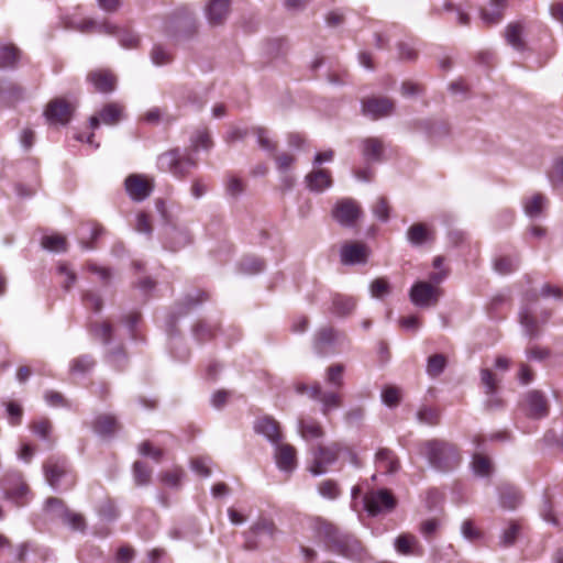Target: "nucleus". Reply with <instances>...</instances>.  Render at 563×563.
<instances>
[{
	"instance_id": "nucleus-1",
	"label": "nucleus",
	"mask_w": 563,
	"mask_h": 563,
	"mask_svg": "<svg viewBox=\"0 0 563 563\" xmlns=\"http://www.w3.org/2000/svg\"><path fill=\"white\" fill-rule=\"evenodd\" d=\"M313 531L327 550L333 553L349 559H357L363 554V545L356 537L341 532L336 526L327 520L316 519Z\"/></svg>"
},
{
	"instance_id": "nucleus-2",
	"label": "nucleus",
	"mask_w": 563,
	"mask_h": 563,
	"mask_svg": "<svg viewBox=\"0 0 563 563\" xmlns=\"http://www.w3.org/2000/svg\"><path fill=\"white\" fill-rule=\"evenodd\" d=\"M42 468L45 481L55 490L68 492L77 484V472L64 455L48 456Z\"/></svg>"
},
{
	"instance_id": "nucleus-3",
	"label": "nucleus",
	"mask_w": 563,
	"mask_h": 563,
	"mask_svg": "<svg viewBox=\"0 0 563 563\" xmlns=\"http://www.w3.org/2000/svg\"><path fill=\"white\" fill-rule=\"evenodd\" d=\"M419 452L426 456L430 465L439 471H450L461 462V455L455 444L432 439L419 444Z\"/></svg>"
},
{
	"instance_id": "nucleus-4",
	"label": "nucleus",
	"mask_w": 563,
	"mask_h": 563,
	"mask_svg": "<svg viewBox=\"0 0 563 563\" xmlns=\"http://www.w3.org/2000/svg\"><path fill=\"white\" fill-rule=\"evenodd\" d=\"M540 297L549 298L552 297L555 300H563V288L550 283H545L538 294L536 290H529L525 294V307L520 312V322L525 327L530 338L539 335L540 327L536 317L532 316L529 305L534 303Z\"/></svg>"
},
{
	"instance_id": "nucleus-5",
	"label": "nucleus",
	"mask_w": 563,
	"mask_h": 563,
	"mask_svg": "<svg viewBox=\"0 0 563 563\" xmlns=\"http://www.w3.org/2000/svg\"><path fill=\"white\" fill-rule=\"evenodd\" d=\"M158 168L175 177L186 178L196 167L197 162L189 155H181L178 148L167 151L158 156Z\"/></svg>"
},
{
	"instance_id": "nucleus-6",
	"label": "nucleus",
	"mask_w": 563,
	"mask_h": 563,
	"mask_svg": "<svg viewBox=\"0 0 563 563\" xmlns=\"http://www.w3.org/2000/svg\"><path fill=\"white\" fill-rule=\"evenodd\" d=\"M4 498L16 507L25 506L31 499V490L21 472H9L1 479Z\"/></svg>"
},
{
	"instance_id": "nucleus-7",
	"label": "nucleus",
	"mask_w": 563,
	"mask_h": 563,
	"mask_svg": "<svg viewBox=\"0 0 563 563\" xmlns=\"http://www.w3.org/2000/svg\"><path fill=\"white\" fill-rule=\"evenodd\" d=\"M364 505L369 515L376 516L383 511H391L397 500L390 490L384 488L368 492L364 496Z\"/></svg>"
},
{
	"instance_id": "nucleus-8",
	"label": "nucleus",
	"mask_w": 563,
	"mask_h": 563,
	"mask_svg": "<svg viewBox=\"0 0 563 563\" xmlns=\"http://www.w3.org/2000/svg\"><path fill=\"white\" fill-rule=\"evenodd\" d=\"M441 296L442 289L428 282L415 283L409 291L411 302L418 307L434 306Z\"/></svg>"
},
{
	"instance_id": "nucleus-9",
	"label": "nucleus",
	"mask_w": 563,
	"mask_h": 563,
	"mask_svg": "<svg viewBox=\"0 0 563 563\" xmlns=\"http://www.w3.org/2000/svg\"><path fill=\"white\" fill-rule=\"evenodd\" d=\"M363 214L360 203L352 198L339 200L333 210V218L344 227H353Z\"/></svg>"
},
{
	"instance_id": "nucleus-10",
	"label": "nucleus",
	"mask_w": 563,
	"mask_h": 563,
	"mask_svg": "<svg viewBox=\"0 0 563 563\" xmlns=\"http://www.w3.org/2000/svg\"><path fill=\"white\" fill-rule=\"evenodd\" d=\"M128 195L134 201L145 200L154 189V179L142 174H131L124 180Z\"/></svg>"
},
{
	"instance_id": "nucleus-11",
	"label": "nucleus",
	"mask_w": 563,
	"mask_h": 563,
	"mask_svg": "<svg viewBox=\"0 0 563 563\" xmlns=\"http://www.w3.org/2000/svg\"><path fill=\"white\" fill-rule=\"evenodd\" d=\"M310 398L319 400L322 404V413L328 416L331 410L342 406V395L339 391H323L319 383H313L302 389Z\"/></svg>"
},
{
	"instance_id": "nucleus-12",
	"label": "nucleus",
	"mask_w": 563,
	"mask_h": 563,
	"mask_svg": "<svg viewBox=\"0 0 563 563\" xmlns=\"http://www.w3.org/2000/svg\"><path fill=\"white\" fill-rule=\"evenodd\" d=\"M523 412L533 419H541L549 413V401L539 390L528 391L520 404Z\"/></svg>"
},
{
	"instance_id": "nucleus-13",
	"label": "nucleus",
	"mask_w": 563,
	"mask_h": 563,
	"mask_svg": "<svg viewBox=\"0 0 563 563\" xmlns=\"http://www.w3.org/2000/svg\"><path fill=\"white\" fill-rule=\"evenodd\" d=\"M341 451V446L338 443H332L330 445H320L316 453L313 463L310 466V472L313 475H320L327 472L328 467L333 464Z\"/></svg>"
},
{
	"instance_id": "nucleus-14",
	"label": "nucleus",
	"mask_w": 563,
	"mask_h": 563,
	"mask_svg": "<svg viewBox=\"0 0 563 563\" xmlns=\"http://www.w3.org/2000/svg\"><path fill=\"white\" fill-rule=\"evenodd\" d=\"M232 0H208L203 12L208 24L212 27L221 26L231 13Z\"/></svg>"
},
{
	"instance_id": "nucleus-15",
	"label": "nucleus",
	"mask_w": 563,
	"mask_h": 563,
	"mask_svg": "<svg viewBox=\"0 0 563 563\" xmlns=\"http://www.w3.org/2000/svg\"><path fill=\"white\" fill-rule=\"evenodd\" d=\"M369 250L362 242H347L341 247V262L345 265H354L365 263L367 261Z\"/></svg>"
},
{
	"instance_id": "nucleus-16",
	"label": "nucleus",
	"mask_w": 563,
	"mask_h": 563,
	"mask_svg": "<svg viewBox=\"0 0 563 563\" xmlns=\"http://www.w3.org/2000/svg\"><path fill=\"white\" fill-rule=\"evenodd\" d=\"M275 460L280 471L290 473L297 467L296 449L288 443H277L275 450Z\"/></svg>"
},
{
	"instance_id": "nucleus-17",
	"label": "nucleus",
	"mask_w": 563,
	"mask_h": 563,
	"mask_svg": "<svg viewBox=\"0 0 563 563\" xmlns=\"http://www.w3.org/2000/svg\"><path fill=\"white\" fill-rule=\"evenodd\" d=\"M91 428L98 435L109 438L121 429V423L114 415L100 413L91 422Z\"/></svg>"
},
{
	"instance_id": "nucleus-18",
	"label": "nucleus",
	"mask_w": 563,
	"mask_h": 563,
	"mask_svg": "<svg viewBox=\"0 0 563 563\" xmlns=\"http://www.w3.org/2000/svg\"><path fill=\"white\" fill-rule=\"evenodd\" d=\"M375 465L383 474H394L399 471L400 461L393 450L380 448L375 454Z\"/></svg>"
},
{
	"instance_id": "nucleus-19",
	"label": "nucleus",
	"mask_w": 563,
	"mask_h": 563,
	"mask_svg": "<svg viewBox=\"0 0 563 563\" xmlns=\"http://www.w3.org/2000/svg\"><path fill=\"white\" fill-rule=\"evenodd\" d=\"M526 27L520 21L509 23L505 29V40L517 52L527 51V42L525 40Z\"/></svg>"
},
{
	"instance_id": "nucleus-20",
	"label": "nucleus",
	"mask_w": 563,
	"mask_h": 563,
	"mask_svg": "<svg viewBox=\"0 0 563 563\" xmlns=\"http://www.w3.org/2000/svg\"><path fill=\"white\" fill-rule=\"evenodd\" d=\"M276 526L273 522V520L267 518H261L258 519L249 530L245 545L247 549H255L257 547L256 541L252 540V537H261V536H267L271 539L274 538L276 533Z\"/></svg>"
},
{
	"instance_id": "nucleus-21",
	"label": "nucleus",
	"mask_w": 563,
	"mask_h": 563,
	"mask_svg": "<svg viewBox=\"0 0 563 563\" xmlns=\"http://www.w3.org/2000/svg\"><path fill=\"white\" fill-rule=\"evenodd\" d=\"M87 78L93 88L100 92H111L115 88L117 78L110 70L97 69L89 73Z\"/></svg>"
},
{
	"instance_id": "nucleus-22",
	"label": "nucleus",
	"mask_w": 563,
	"mask_h": 563,
	"mask_svg": "<svg viewBox=\"0 0 563 563\" xmlns=\"http://www.w3.org/2000/svg\"><path fill=\"white\" fill-rule=\"evenodd\" d=\"M0 100L8 103L26 101V90L16 82L0 80Z\"/></svg>"
},
{
	"instance_id": "nucleus-23",
	"label": "nucleus",
	"mask_w": 563,
	"mask_h": 563,
	"mask_svg": "<svg viewBox=\"0 0 563 563\" xmlns=\"http://www.w3.org/2000/svg\"><path fill=\"white\" fill-rule=\"evenodd\" d=\"M254 429L257 433L265 435L269 441L277 444L282 440L279 423L271 416H264L256 420Z\"/></svg>"
},
{
	"instance_id": "nucleus-24",
	"label": "nucleus",
	"mask_w": 563,
	"mask_h": 563,
	"mask_svg": "<svg viewBox=\"0 0 563 563\" xmlns=\"http://www.w3.org/2000/svg\"><path fill=\"white\" fill-rule=\"evenodd\" d=\"M395 549L402 555H422L423 549L416 536L401 533L395 540Z\"/></svg>"
},
{
	"instance_id": "nucleus-25",
	"label": "nucleus",
	"mask_w": 563,
	"mask_h": 563,
	"mask_svg": "<svg viewBox=\"0 0 563 563\" xmlns=\"http://www.w3.org/2000/svg\"><path fill=\"white\" fill-rule=\"evenodd\" d=\"M407 238L413 245H421L434 239L433 231L422 222L413 223L407 231Z\"/></svg>"
},
{
	"instance_id": "nucleus-26",
	"label": "nucleus",
	"mask_w": 563,
	"mask_h": 563,
	"mask_svg": "<svg viewBox=\"0 0 563 563\" xmlns=\"http://www.w3.org/2000/svg\"><path fill=\"white\" fill-rule=\"evenodd\" d=\"M362 153L366 161L380 162L384 154V143L378 137H367L362 141Z\"/></svg>"
},
{
	"instance_id": "nucleus-27",
	"label": "nucleus",
	"mask_w": 563,
	"mask_h": 563,
	"mask_svg": "<svg viewBox=\"0 0 563 563\" xmlns=\"http://www.w3.org/2000/svg\"><path fill=\"white\" fill-rule=\"evenodd\" d=\"M308 187L314 191H323L332 185V177L328 169H317L306 177Z\"/></svg>"
},
{
	"instance_id": "nucleus-28",
	"label": "nucleus",
	"mask_w": 563,
	"mask_h": 563,
	"mask_svg": "<svg viewBox=\"0 0 563 563\" xmlns=\"http://www.w3.org/2000/svg\"><path fill=\"white\" fill-rule=\"evenodd\" d=\"M355 307L356 301L353 297L345 296L342 294H334L332 296L331 312L339 317H345L352 313Z\"/></svg>"
},
{
	"instance_id": "nucleus-29",
	"label": "nucleus",
	"mask_w": 563,
	"mask_h": 563,
	"mask_svg": "<svg viewBox=\"0 0 563 563\" xmlns=\"http://www.w3.org/2000/svg\"><path fill=\"white\" fill-rule=\"evenodd\" d=\"M122 108H103L98 115L90 118V128L97 129L100 122L113 125L122 119Z\"/></svg>"
},
{
	"instance_id": "nucleus-30",
	"label": "nucleus",
	"mask_w": 563,
	"mask_h": 563,
	"mask_svg": "<svg viewBox=\"0 0 563 563\" xmlns=\"http://www.w3.org/2000/svg\"><path fill=\"white\" fill-rule=\"evenodd\" d=\"M492 10H481V18L487 25H494L501 21L507 0H490Z\"/></svg>"
},
{
	"instance_id": "nucleus-31",
	"label": "nucleus",
	"mask_w": 563,
	"mask_h": 563,
	"mask_svg": "<svg viewBox=\"0 0 563 563\" xmlns=\"http://www.w3.org/2000/svg\"><path fill=\"white\" fill-rule=\"evenodd\" d=\"M102 228L96 223H85L78 229L80 242L85 249H93V241L101 234Z\"/></svg>"
},
{
	"instance_id": "nucleus-32",
	"label": "nucleus",
	"mask_w": 563,
	"mask_h": 563,
	"mask_svg": "<svg viewBox=\"0 0 563 563\" xmlns=\"http://www.w3.org/2000/svg\"><path fill=\"white\" fill-rule=\"evenodd\" d=\"M74 108H45L44 115L52 125L67 124L73 118Z\"/></svg>"
},
{
	"instance_id": "nucleus-33",
	"label": "nucleus",
	"mask_w": 563,
	"mask_h": 563,
	"mask_svg": "<svg viewBox=\"0 0 563 563\" xmlns=\"http://www.w3.org/2000/svg\"><path fill=\"white\" fill-rule=\"evenodd\" d=\"M192 241V238L187 230L173 229L168 236V242L165 244L166 249L177 252L178 250L187 246Z\"/></svg>"
},
{
	"instance_id": "nucleus-34",
	"label": "nucleus",
	"mask_w": 563,
	"mask_h": 563,
	"mask_svg": "<svg viewBox=\"0 0 563 563\" xmlns=\"http://www.w3.org/2000/svg\"><path fill=\"white\" fill-rule=\"evenodd\" d=\"M89 332L95 339L100 340L103 344H109L112 341L114 328L109 321L104 320L91 323Z\"/></svg>"
},
{
	"instance_id": "nucleus-35",
	"label": "nucleus",
	"mask_w": 563,
	"mask_h": 563,
	"mask_svg": "<svg viewBox=\"0 0 563 563\" xmlns=\"http://www.w3.org/2000/svg\"><path fill=\"white\" fill-rule=\"evenodd\" d=\"M299 433L306 439H320L323 437L324 431L322 426L314 419H300Z\"/></svg>"
},
{
	"instance_id": "nucleus-36",
	"label": "nucleus",
	"mask_w": 563,
	"mask_h": 563,
	"mask_svg": "<svg viewBox=\"0 0 563 563\" xmlns=\"http://www.w3.org/2000/svg\"><path fill=\"white\" fill-rule=\"evenodd\" d=\"M213 146L210 133L206 128L197 129L190 136V150L198 152L200 150L209 151Z\"/></svg>"
},
{
	"instance_id": "nucleus-37",
	"label": "nucleus",
	"mask_w": 563,
	"mask_h": 563,
	"mask_svg": "<svg viewBox=\"0 0 563 563\" xmlns=\"http://www.w3.org/2000/svg\"><path fill=\"white\" fill-rule=\"evenodd\" d=\"M20 58V51L13 44L0 45V68H13Z\"/></svg>"
},
{
	"instance_id": "nucleus-38",
	"label": "nucleus",
	"mask_w": 563,
	"mask_h": 563,
	"mask_svg": "<svg viewBox=\"0 0 563 563\" xmlns=\"http://www.w3.org/2000/svg\"><path fill=\"white\" fill-rule=\"evenodd\" d=\"M99 517L107 522H112L119 518V509L113 498L107 496L97 507Z\"/></svg>"
},
{
	"instance_id": "nucleus-39",
	"label": "nucleus",
	"mask_w": 563,
	"mask_h": 563,
	"mask_svg": "<svg viewBox=\"0 0 563 563\" xmlns=\"http://www.w3.org/2000/svg\"><path fill=\"white\" fill-rule=\"evenodd\" d=\"M30 429L38 438L48 441L51 444L54 443V439L52 438L53 424L49 419L40 418L37 420H34L30 424Z\"/></svg>"
},
{
	"instance_id": "nucleus-40",
	"label": "nucleus",
	"mask_w": 563,
	"mask_h": 563,
	"mask_svg": "<svg viewBox=\"0 0 563 563\" xmlns=\"http://www.w3.org/2000/svg\"><path fill=\"white\" fill-rule=\"evenodd\" d=\"M417 419L420 423L434 427L441 421V411L437 407L422 406L417 412Z\"/></svg>"
},
{
	"instance_id": "nucleus-41",
	"label": "nucleus",
	"mask_w": 563,
	"mask_h": 563,
	"mask_svg": "<svg viewBox=\"0 0 563 563\" xmlns=\"http://www.w3.org/2000/svg\"><path fill=\"white\" fill-rule=\"evenodd\" d=\"M545 202H547L545 197L542 194L537 192L533 196H531L530 198L525 200V203H523L525 212L531 218L538 217L541 214Z\"/></svg>"
},
{
	"instance_id": "nucleus-42",
	"label": "nucleus",
	"mask_w": 563,
	"mask_h": 563,
	"mask_svg": "<svg viewBox=\"0 0 563 563\" xmlns=\"http://www.w3.org/2000/svg\"><path fill=\"white\" fill-rule=\"evenodd\" d=\"M519 263L518 256L504 255L495 260L494 266L498 273L507 275L515 272L519 267Z\"/></svg>"
},
{
	"instance_id": "nucleus-43",
	"label": "nucleus",
	"mask_w": 563,
	"mask_h": 563,
	"mask_svg": "<svg viewBox=\"0 0 563 563\" xmlns=\"http://www.w3.org/2000/svg\"><path fill=\"white\" fill-rule=\"evenodd\" d=\"M96 365V361L89 355H80L75 357L70 363L71 374H86Z\"/></svg>"
},
{
	"instance_id": "nucleus-44",
	"label": "nucleus",
	"mask_w": 563,
	"mask_h": 563,
	"mask_svg": "<svg viewBox=\"0 0 563 563\" xmlns=\"http://www.w3.org/2000/svg\"><path fill=\"white\" fill-rule=\"evenodd\" d=\"M133 476L136 485H147L151 482L152 470L146 463L136 461L133 464Z\"/></svg>"
},
{
	"instance_id": "nucleus-45",
	"label": "nucleus",
	"mask_w": 563,
	"mask_h": 563,
	"mask_svg": "<svg viewBox=\"0 0 563 563\" xmlns=\"http://www.w3.org/2000/svg\"><path fill=\"white\" fill-rule=\"evenodd\" d=\"M472 465L474 472L481 476H488L493 470L490 459L482 453H475L473 455Z\"/></svg>"
},
{
	"instance_id": "nucleus-46",
	"label": "nucleus",
	"mask_w": 563,
	"mask_h": 563,
	"mask_svg": "<svg viewBox=\"0 0 563 563\" xmlns=\"http://www.w3.org/2000/svg\"><path fill=\"white\" fill-rule=\"evenodd\" d=\"M81 301L87 309L93 312H100L103 308L102 297L93 290H85L81 295Z\"/></svg>"
},
{
	"instance_id": "nucleus-47",
	"label": "nucleus",
	"mask_w": 563,
	"mask_h": 563,
	"mask_svg": "<svg viewBox=\"0 0 563 563\" xmlns=\"http://www.w3.org/2000/svg\"><path fill=\"white\" fill-rule=\"evenodd\" d=\"M344 366L342 364H333L328 367L325 380L329 385L341 389L343 387Z\"/></svg>"
},
{
	"instance_id": "nucleus-48",
	"label": "nucleus",
	"mask_w": 563,
	"mask_h": 563,
	"mask_svg": "<svg viewBox=\"0 0 563 563\" xmlns=\"http://www.w3.org/2000/svg\"><path fill=\"white\" fill-rule=\"evenodd\" d=\"M521 500L520 494L512 487H504L500 492V504L504 508L515 509Z\"/></svg>"
},
{
	"instance_id": "nucleus-49",
	"label": "nucleus",
	"mask_w": 563,
	"mask_h": 563,
	"mask_svg": "<svg viewBox=\"0 0 563 563\" xmlns=\"http://www.w3.org/2000/svg\"><path fill=\"white\" fill-rule=\"evenodd\" d=\"M481 383L487 395H494L498 389L499 378L492 369L483 368L481 371Z\"/></svg>"
},
{
	"instance_id": "nucleus-50",
	"label": "nucleus",
	"mask_w": 563,
	"mask_h": 563,
	"mask_svg": "<svg viewBox=\"0 0 563 563\" xmlns=\"http://www.w3.org/2000/svg\"><path fill=\"white\" fill-rule=\"evenodd\" d=\"M336 339V332L334 329L328 327L322 328L316 336V346L320 352H323L329 345H331Z\"/></svg>"
},
{
	"instance_id": "nucleus-51",
	"label": "nucleus",
	"mask_w": 563,
	"mask_h": 563,
	"mask_svg": "<svg viewBox=\"0 0 563 563\" xmlns=\"http://www.w3.org/2000/svg\"><path fill=\"white\" fill-rule=\"evenodd\" d=\"M57 274L63 277L62 286L65 290H69L77 280L76 273L68 266L67 263H59L57 265Z\"/></svg>"
},
{
	"instance_id": "nucleus-52",
	"label": "nucleus",
	"mask_w": 563,
	"mask_h": 563,
	"mask_svg": "<svg viewBox=\"0 0 563 563\" xmlns=\"http://www.w3.org/2000/svg\"><path fill=\"white\" fill-rule=\"evenodd\" d=\"M390 210L391 208L386 197H379L372 206V211L374 216L383 222L388 221Z\"/></svg>"
},
{
	"instance_id": "nucleus-53",
	"label": "nucleus",
	"mask_w": 563,
	"mask_h": 563,
	"mask_svg": "<svg viewBox=\"0 0 563 563\" xmlns=\"http://www.w3.org/2000/svg\"><path fill=\"white\" fill-rule=\"evenodd\" d=\"M438 12H454L456 15V21L461 25H467L470 23V15L465 12L460 5L452 3L451 1H444L442 9L437 8Z\"/></svg>"
},
{
	"instance_id": "nucleus-54",
	"label": "nucleus",
	"mask_w": 563,
	"mask_h": 563,
	"mask_svg": "<svg viewBox=\"0 0 563 563\" xmlns=\"http://www.w3.org/2000/svg\"><path fill=\"white\" fill-rule=\"evenodd\" d=\"M42 245L49 251H65L67 241L65 236L59 234L46 235L42 239Z\"/></svg>"
},
{
	"instance_id": "nucleus-55",
	"label": "nucleus",
	"mask_w": 563,
	"mask_h": 563,
	"mask_svg": "<svg viewBox=\"0 0 563 563\" xmlns=\"http://www.w3.org/2000/svg\"><path fill=\"white\" fill-rule=\"evenodd\" d=\"M184 27L185 29L181 32L176 33V34H173L170 32V30L167 29L166 30V34L168 36H174V37H177V38H189V37L194 36L197 33L198 26H197V22H196L195 18L191 14H189L185 19Z\"/></svg>"
},
{
	"instance_id": "nucleus-56",
	"label": "nucleus",
	"mask_w": 563,
	"mask_h": 563,
	"mask_svg": "<svg viewBox=\"0 0 563 563\" xmlns=\"http://www.w3.org/2000/svg\"><path fill=\"white\" fill-rule=\"evenodd\" d=\"M277 170L279 173L290 172L296 164V156L289 153H279L274 155Z\"/></svg>"
},
{
	"instance_id": "nucleus-57",
	"label": "nucleus",
	"mask_w": 563,
	"mask_h": 563,
	"mask_svg": "<svg viewBox=\"0 0 563 563\" xmlns=\"http://www.w3.org/2000/svg\"><path fill=\"white\" fill-rule=\"evenodd\" d=\"M62 517L64 522L69 525L74 530L84 531L86 529V519L81 514L74 512L67 508Z\"/></svg>"
},
{
	"instance_id": "nucleus-58",
	"label": "nucleus",
	"mask_w": 563,
	"mask_h": 563,
	"mask_svg": "<svg viewBox=\"0 0 563 563\" xmlns=\"http://www.w3.org/2000/svg\"><path fill=\"white\" fill-rule=\"evenodd\" d=\"M446 365V358L442 354H434L428 358L427 372L430 376L440 375Z\"/></svg>"
},
{
	"instance_id": "nucleus-59",
	"label": "nucleus",
	"mask_w": 563,
	"mask_h": 563,
	"mask_svg": "<svg viewBox=\"0 0 563 563\" xmlns=\"http://www.w3.org/2000/svg\"><path fill=\"white\" fill-rule=\"evenodd\" d=\"M369 289L373 297L383 298L390 292L391 287L387 278L378 277L371 283Z\"/></svg>"
},
{
	"instance_id": "nucleus-60",
	"label": "nucleus",
	"mask_w": 563,
	"mask_h": 563,
	"mask_svg": "<svg viewBox=\"0 0 563 563\" xmlns=\"http://www.w3.org/2000/svg\"><path fill=\"white\" fill-rule=\"evenodd\" d=\"M521 531V525L518 521H511L501 536V544L512 545Z\"/></svg>"
},
{
	"instance_id": "nucleus-61",
	"label": "nucleus",
	"mask_w": 563,
	"mask_h": 563,
	"mask_svg": "<svg viewBox=\"0 0 563 563\" xmlns=\"http://www.w3.org/2000/svg\"><path fill=\"white\" fill-rule=\"evenodd\" d=\"M115 35L119 37V42L124 48H136L139 46V35L130 30H118Z\"/></svg>"
},
{
	"instance_id": "nucleus-62",
	"label": "nucleus",
	"mask_w": 563,
	"mask_h": 563,
	"mask_svg": "<svg viewBox=\"0 0 563 563\" xmlns=\"http://www.w3.org/2000/svg\"><path fill=\"white\" fill-rule=\"evenodd\" d=\"M253 133L257 136L258 145L266 151L275 152L277 143L272 141L268 136V131L265 128H254Z\"/></svg>"
},
{
	"instance_id": "nucleus-63",
	"label": "nucleus",
	"mask_w": 563,
	"mask_h": 563,
	"mask_svg": "<svg viewBox=\"0 0 563 563\" xmlns=\"http://www.w3.org/2000/svg\"><path fill=\"white\" fill-rule=\"evenodd\" d=\"M382 399L388 407H397L401 399V391L395 386H387L382 393Z\"/></svg>"
},
{
	"instance_id": "nucleus-64",
	"label": "nucleus",
	"mask_w": 563,
	"mask_h": 563,
	"mask_svg": "<svg viewBox=\"0 0 563 563\" xmlns=\"http://www.w3.org/2000/svg\"><path fill=\"white\" fill-rule=\"evenodd\" d=\"M5 407H7V415H8L9 422L12 426H19L21 423L22 417H23L22 406L15 401H8L5 404Z\"/></svg>"
}]
</instances>
